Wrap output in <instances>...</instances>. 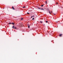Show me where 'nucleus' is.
<instances>
[{
	"mask_svg": "<svg viewBox=\"0 0 63 63\" xmlns=\"http://www.w3.org/2000/svg\"><path fill=\"white\" fill-rule=\"evenodd\" d=\"M51 33H52V32H51Z\"/></svg>",
	"mask_w": 63,
	"mask_h": 63,
	"instance_id": "27",
	"label": "nucleus"
},
{
	"mask_svg": "<svg viewBox=\"0 0 63 63\" xmlns=\"http://www.w3.org/2000/svg\"><path fill=\"white\" fill-rule=\"evenodd\" d=\"M12 24H13V25H14V24H15V23L13 22L12 23Z\"/></svg>",
	"mask_w": 63,
	"mask_h": 63,
	"instance_id": "6",
	"label": "nucleus"
},
{
	"mask_svg": "<svg viewBox=\"0 0 63 63\" xmlns=\"http://www.w3.org/2000/svg\"><path fill=\"white\" fill-rule=\"evenodd\" d=\"M56 22H58L56 21Z\"/></svg>",
	"mask_w": 63,
	"mask_h": 63,
	"instance_id": "25",
	"label": "nucleus"
},
{
	"mask_svg": "<svg viewBox=\"0 0 63 63\" xmlns=\"http://www.w3.org/2000/svg\"><path fill=\"white\" fill-rule=\"evenodd\" d=\"M28 25H29V24H28V27L29 28L30 27V26Z\"/></svg>",
	"mask_w": 63,
	"mask_h": 63,
	"instance_id": "4",
	"label": "nucleus"
},
{
	"mask_svg": "<svg viewBox=\"0 0 63 63\" xmlns=\"http://www.w3.org/2000/svg\"><path fill=\"white\" fill-rule=\"evenodd\" d=\"M46 23H47L48 22V21H46Z\"/></svg>",
	"mask_w": 63,
	"mask_h": 63,
	"instance_id": "11",
	"label": "nucleus"
},
{
	"mask_svg": "<svg viewBox=\"0 0 63 63\" xmlns=\"http://www.w3.org/2000/svg\"><path fill=\"white\" fill-rule=\"evenodd\" d=\"M56 4H58V3H57H57H56Z\"/></svg>",
	"mask_w": 63,
	"mask_h": 63,
	"instance_id": "21",
	"label": "nucleus"
},
{
	"mask_svg": "<svg viewBox=\"0 0 63 63\" xmlns=\"http://www.w3.org/2000/svg\"><path fill=\"white\" fill-rule=\"evenodd\" d=\"M54 15H55L56 14H54Z\"/></svg>",
	"mask_w": 63,
	"mask_h": 63,
	"instance_id": "22",
	"label": "nucleus"
},
{
	"mask_svg": "<svg viewBox=\"0 0 63 63\" xmlns=\"http://www.w3.org/2000/svg\"><path fill=\"white\" fill-rule=\"evenodd\" d=\"M12 9L13 10H15V8H14V7L13 6H12Z\"/></svg>",
	"mask_w": 63,
	"mask_h": 63,
	"instance_id": "2",
	"label": "nucleus"
},
{
	"mask_svg": "<svg viewBox=\"0 0 63 63\" xmlns=\"http://www.w3.org/2000/svg\"><path fill=\"white\" fill-rule=\"evenodd\" d=\"M43 25H44H44H45V24H44Z\"/></svg>",
	"mask_w": 63,
	"mask_h": 63,
	"instance_id": "24",
	"label": "nucleus"
},
{
	"mask_svg": "<svg viewBox=\"0 0 63 63\" xmlns=\"http://www.w3.org/2000/svg\"><path fill=\"white\" fill-rule=\"evenodd\" d=\"M62 34H60V35H59V36H62Z\"/></svg>",
	"mask_w": 63,
	"mask_h": 63,
	"instance_id": "5",
	"label": "nucleus"
},
{
	"mask_svg": "<svg viewBox=\"0 0 63 63\" xmlns=\"http://www.w3.org/2000/svg\"><path fill=\"white\" fill-rule=\"evenodd\" d=\"M19 24L20 25H21V23H19Z\"/></svg>",
	"mask_w": 63,
	"mask_h": 63,
	"instance_id": "20",
	"label": "nucleus"
},
{
	"mask_svg": "<svg viewBox=\"0 0 63 63\" xmlns=\"http://www.w3.org/2000/svg\"><path fill=\"white\" fill-rule=\"evenodd\" d=\"M43 23V22L40 21V23Z\"/></svg>",
	"mask_w": 63,
	"mask_h": 63,
	"instance_id": "16",
	"label": "nucleus"
},
{
	"mask_svg": "<svg viewBox=\"0 0 63 63\" xmlns=\"http://www.w3.org/2000/svg\"><path fill=\"white\" fill-rule=\"evenodd\" d=\"M27 14H29V13L28 12H27Z\"/></svg>",
	"mask_w": 63,
	"mask_h": 63,
	"instance_id": "18",
	"label": "nucleus"
},
{
	"mask_svg": "<svg viewBox=\"0 0 63 63\" xmlns=\"http://www.w3.org/2000/svg\"><path fill=\"white\" fill-rule=\"evenodd\" d=\"M51 13H52V11H51Z\"/></svg>",
	"mask_w": 63,
	"mask_h": 63,
	"instance_id": "23",
	"label": "nucleus"
},
{
	"mask_svg": "<svg viewBox=\"0 0 63 63\" xmlns=\"http://www.w3.org/2000/svg\"><path fill=\"white\" fill-rule=\"evenodd\" d=\"M46 3H47V1H46Z\"/></svg>",
	"mask_w": 63,
	"mask_h": 63,
	"instance_id": "26",
	"label": "nucleus"
},
{
	"mask_svg": "<svg viewBox=\"0 0 63 63\" xmlns=\"http://www.w3.org/2000/svg\"><path fill=\"white\" fill-rule=\"evenodd\" d=\"M8 24H12V23L11 22L9 23Z\"/></svg>",
	"mask_w": 63,
	"mask_h": 63,
	"instance_id": "8",
	"label": "nucleus"
},
{
	"mask_svg": "<svg viewBox=\"0 0 63 63\" xmlns=\"http://www.w3.org/2000/svg\"><path fill=\"white\" fill-rule=\"evenodd\" d=\"M32 10H29V12H32Z\"/></svg>",
	"mask_w": 63,
	"mask_h": 63,
	"instance_id": "7",
	"label": "nucleus"
},
{
	"mask_svg": "<svg viewBox=\"0 0 63 63\" xmlns=\"http://www.w3.org/2000/svg\"><path fill=\"white\" fill-rule=\"evenodd\" d=\"M38 9H40V10H43V11H44V9L43 8H38Z\"/></svg>",
	"mask_w": 63,
	"mask_h": 63,
	"instance_id": "1",
	"label": "nucleus"
},
{
	"mask_svg": "<svg viewBox=\"0 0 63 63\" xmlns=\"http://www.w3.org/2000/svg\"><path fill=\"white\" fill-rule=\"evenodd\" d=\"M34 18H33L32 20H34Z\"/></svg>",
	"mask_w": 63,
	"mask_h": 63,
	"instance_id": "14",
	"label": "nucleus"
},
{
	"mask_svg": "<svg viewBox=\"0 0 63 63\" xmlns=\"http://www.w3.org/2000/svg\"><path fill=\"white\" fill-rule=\"evenodd\" d=\"M43 6H44V5H42L41 6V7H43Z\"/></svg>",
	"mask_w": 63,
	"mask_h": 63,
	"instance_id": "12",
	"label": "nucleus"
},
{
	"mask_svg": "<svg viewBox=\"0 0 63 63\" xmlns=\"http://www.w3.org/2000/svg\"><path fill=\"white\" fill-rule=\"evenodd\" d=\"M14 29H16V27H14Z\"/></svg>",
	"mask_w": 63,
	"mask_h": 63,
	"instance_id": "10",
	"label": "nucleus"
},
{
	"mask_svg": "<svg viewBox=\"0 0 63 63\" xmlns=\"http://www.w3.org/2000/svg\"><path fill=\"white\" fill-rule=\"evenodd\" d=\"M23 8H25V6H24V7H23Z\"/></svg>",
	"mask_w": 63,
	"mask_h": 63,
	"instance_id": "17",
	"label": "nucleus"
},
{
	"mask_svg": "<svg viewBox=\"0 0 63 63\" xmlns=\"http://www.w3.org/2000/svg\"><path fill=\"white\" fill-rule=\"evenodd\" d=\"M48 13H49V9H48Z\"/></svg>",
	"mask_w": 63,
	"mask_h": 63,
	"instance_id": "19",
	"label": "nucleus"
},
{
	"mask_svg": "<svg viewBox=\"0 0 63 63\" xmlns=\"http://www.w3.org/2000/svg\"><path fill=\"white\" fill-rule=\"evenodd\" d=\"M15 27V26H13V27H12V28H14V27Z\"/></svg>",
	"mask_w": 63,
	"mask_h": 63,
	"instance_id": "9",
	"label": "nucleus"
},
{
	"mask_svg": "<svg viewBox=\"0 0 63 63\" xmlns=\"http://www.w3.org/2000/svg\"><path fill=\"white\" fill-rule=\"evenodd\" d=\"M23 19V18H21V20H22V19Z\"/></svg>",
	"mask_w": 63,
	"mask_h": 63,
	"instance_id": "15",
	"label": "nucleus"
},
{
	"mask_svg": "<svg viewBox=\"0 0 63 63\" xmlns=\"http://www.w3.org/2000/svg\"><path fill=\"white\" fill-rule=\"evenodd\" d=\"M49 13L50 14V15H51V13H50V11H49Z\"/></svg>",
	"mask_w": 63,
	"mask_h": 63,
	"instance_id": "13",
	"label": "nucleus"
},
{
	"mask_svg": "<svg viewBox=\"0 0 63 63\" xmlns=\"http://www.w3.org/2000/svg\"><path fill=\"white\" fill-rule=\"evenodd\" d=\"M34 17V16H31V18H32V17Z\"/></svg>",
	"mask_w": 63,
	"mask_h": 63,
	"instance_id": "3",
	"label": "nucleus"
}]
</instances>
